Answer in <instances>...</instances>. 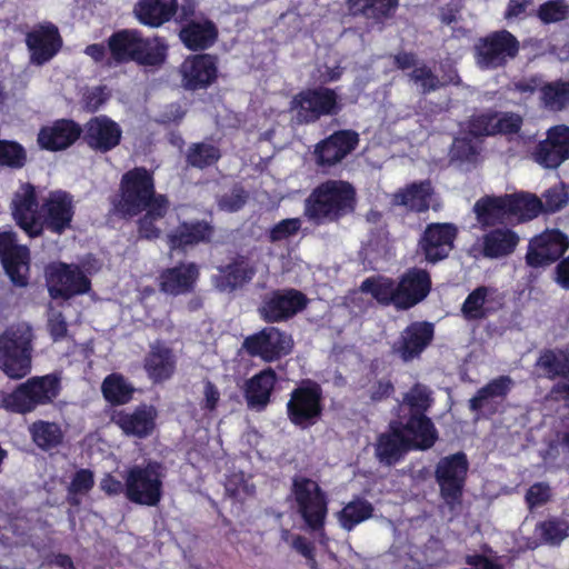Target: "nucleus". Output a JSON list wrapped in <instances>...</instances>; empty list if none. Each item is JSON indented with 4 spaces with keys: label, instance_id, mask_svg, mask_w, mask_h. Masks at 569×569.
Wrapping results in <instances>:
<instances>
[{
    "label": "nucleus",
    "instance_id": "nucleus-21",
    "mask_svg": "<svg viewBox=\"0 0 569 569\" xmlns=\"http://www.w3.org/2000/svg\"><path fill=\"white\" fill-rule=\"evenodd\" d=\"M26 46L30 61L34 66H43L51 61L63 46L58 27L52 22H42L26 34Z\"/></svg>",
    "mask_w": 569,
    "mask_h": 569
},
{
    "label": "nucleus",
    "instance_id": "nucleus-30",
    "mask_svg": "<svg viewBox=\"0 0 569 569\" xmlns=\"http://www.w3.org/2000/svg\"><path fill=\"white\" fill-rule=\"evenodd\" d=\"M503 306V295L496 287L479 286L465 299L461 313L466 320H481Z\"/></svg>",
    "mask_w": 569,
    "mask_h": 569
},
{
    "label": "nucleus",
    "instance_id": "nucleus-61",
    "mask_svg": "<svg viewBox=\"0 0 569 569\" xmlns=\"http://www.w3.org/2000/svg\"><path fill=\"white\" fill-rule=\"evenodd\" d=\"M496 118V136L519 134L523 126V118L517 112L498 111Z\"/></svg>",
    "mask_w": 569,
    "mask_h": 569
},
{
    "label": "nucleus",
    "instance_id": "nucleus-26",
    "mask_svg": "<svg viewBox=\"0 0 569 569\" xmlns=\"http://www.w3.org/2000/svg\"><path fill=\"white\" fill-rule=\"evenodd\" d=\"M214 226L208 220H183L167 233L166 242L170 251L187 252L200 243H210L214 236Z\"/></svg>",
    "mask_w": 569,
    "mask_h": 569
},
{
    "label": "nucleus",
    "instance_id": "nucleus-32",
    "mask_svg": "<svg viewBox=\"0 0 569 569\" xmlns=\"http://www.w3.org/2000/svg\"><path fill=\"white\" fill-rule=\"evenodd\" d=\"M178 36L188 50L201 52L216 43L219 32L211 19L200 14L197 21H189V23L180 26Z\"/></svg>",
    "mask_w": 569,
    "mask_h": 569
},
{
    "label": "nucleus",
    "instance_id": "nucleus-16",
    "mask_svg": "<svg viewBox=\"0 0 569 569\" xmlns=\"http://www.w3.org/2000/svg\"><path fill=\"white\" fill-rule=\"evenodd\" d=\"M0 261L13 286H28L30 251L28 247L17 243V234L13 231L0 232Z\"/></svg>",
    "mask_w": 569,
    "mask_h": 569
},
{
    "label": "nucleus",
    "instance_id": "nucleus-25",
    "mask_svg": "<svg viewBox=\"0 0 569 569\" xmlns=\"http://www.w3.org/2000/svg\"><path fill=\"white\" fill-rule=\"evenodd\" d=\"M38 197L33 184L22 183L14 192L10 209L17 226L30 238L41 236V227L38 224Z\"/></svg>",
    "mask_w": 569,
    "mask_h": 569
},
{
    "label": "nucleus",
    "instance_id": "nucleus-47",
    "mask_svg": "<svg viewBox=\"0 0 569 569\" xmlns=\"http://www.w3.org/2000/svg\"><path fill=\"white\" fill-rule=\"evenodd\" d=\"M363 293H369L382 306H393L398 310L396 281L388 277H369L360 284Z\"/></svg>",
    "mask_w": 569,
    "mask_h": 569
},
{
    "label": "nucleus",
    "instance_id": "nucleus-50",
    "mask_svg": "<svg viewBox=\"0 0 569 569\" xmlns=\"http://www.w3.org/2000/svg\"><path fill=\"white\" fill-rule=\"evenodd\" d=\"M508 210L510 217H516L520 221H529L542 213V199L530 193L508 194Z\"/></svg>",
    "mask_w": 569,
    "mask_h": 569
},
{
    "label": "nucleus",
    "instance_id": "nucleus-56",
    "mask_svg": "<svg viewBox=\"0 0 569 569\" xmlns=\"http://www.w3.org/2000/svg\"><path fill=\"white\" fill-rule=\"evenodd\" d=\"M408 406V415L427 416V411L432 405L431 393L428 388L421 383H416L403 397Z\"/></svg>",
    "mask_w": 569,
    "mask_h": 569
},
{
    "label": "nucleus",
    "instance_id": "nucleus-8",
    "mask_svg": "<svg viewBox=\"0 0 569 569\" xmlns=\"http://www.w3.org/2000/svg\"><path fill=\"white\" fill-rule=\"evenodd\" d=\"M164 468L158 461L134 465L127 470V499L139 506L156 507L163 497Z\"/></svg>",
    "mask_w": 569,
    "mask_h": 569
},
{
    "label": "nucleus",
    "instance_id": "nucleus-22",
    "mask_svg": "<svg viewBox=\"0 0 569 569\" xmlns=\"http://www.w3.org/2000/svg\"><path fill=\"white\" fill-rule=\"evenodd\" d=\"M218 63L216 54L197 53L187 57L179 68L182 87L191 91L207 89L218 79Z\"/></svg>",
    "mask_w": 569,
    "mask_h": 569
},
{
    "label": "nucleus",
    "instance_id": "nucleus-34",
    "mask_svg": "<svg viewBox=\"0 0 569 569\" xmlns=\"http://www.w3.org/2000/svg\"><path fill=\"white\" fill-rule=\"evenodd\" d=\"M143 369L154 383L171 379L177 370V358L173 350L160 342L151 345L143 359Z\"/></svg>",
    "mask_w": 569,
    "mask_h": 569
},
{
    "label": "nucleus",
    "instance_id": "nucleus-43",
    "mask_svg": "<svg viewBox=\"0 0 569 569\" xmlns=\"http://www.w3.org/2000/svg\"><path fill=\"white\" fill-rule=\"evenodd\" d=\"M168 49L164 38L143 37L140 31L133 62L143 67H161L168 58Z\"/></svg>",
    "mask_w": 569,
    "mask_h": 569
},
{
    "label": "nucleus",
    "instance_id": "nucleus-57",
    "mask_svg": "<svg viewBox=\"0 0 569 569\" xmlns=\"http://www.w3.org/2000/svg\"><path fill=\"white\" fill-rule=\"evenodd\" d=\"M537 18L543 24L565 21L569 18V3L566 0H548L538 7Z\"/></svg>",
    "mask_w": 569,
    "mask_h": 569
},
{
    "label": "nucleus",
    "instance_id": "nucleus-52",
    "mask_svg": "<svg viewBox=\"0 0 569 569\" xmlns=\"http://www.w3.org/2000/svg\"><path fill=\"white\" fill-rule=\"evenodd\" d=\"M221 156L217 146L207 142H194L188 148L186 162L189 167L203 170L214 166Z\"/></svg>",
    "mask_w": 569,
    "mask_h": 569
},
{
    "label": "nucleus",
    "instance_id": "nucleus-23",
    "mask_svg": "<svg viewBox=\"0 0 569 569\" xmlns=\"http://www.w3.org/2000/svg\"><path fill=\"white\" fill-rule=\"evenodd\" d=\"M157 410L151 405L141 403L133 410L113 409L110 421L117 426L124 436L146 439L156 429Z\"/></svg>",
    "mask_w": 569,
    "mask_h": 569
},
{
    "label": "nucleus",
    "instance_id": "nucleus-40",
    "mask_svg": "<svg viewBox=\"0 0 569 569\" xmlns=\"http://www.w3.org/2000/svg\"><path fill=\"white\" fill-rule=\"evenodd\" d=\"M345 3L352 17H361L376 24H385L399 8V0H345Z\"/></svg>",
    "mask_w": 569,
    "mask_h": 569
},
{
    "label": "nucleus",
    "instance_id": "nucleus-27",
    "mask_svg": "<svg viewBox=\"0 0 569 569\" xmlns=\"http://www.w3.org/2000/svg\"><path fill=\"white\" fill-rule=\"evenodd\" d=\"M435 327L428 321H415L408 325L400 338L392 345V352L402 361L409 362L419 358L432 342Z\"/></svg>",
    "mask_w": 569,
    "mask_h": 569
},
{
    "label": "nucleus",
    "instance_id": "nucleus-19",
    "mask_svg": "<svg viewBox=\"0 0 569 569\" xmlns=\"http://www.w3.org/2000/svg\"><path fill=\"white\" fill-rule=\"evenodd\" d=\"M532 160L545 169H557L569 159V126L556 124L546 132L531 152Z\"/></svg>",
    "mask_w": 569,
    "mask_h": 569
},
{
    "label": "nucleus",
    "instance_id": "nucleus-42",
    "mask_svg": "<svg viewBox=\"0 0 569 569\" xmlns=\"http://www.w3.org/2000/svg\"><path fill=\"white\" fill-rule=\"evenodd\" d=\"M473 211L482 229L496 228V226L503 223L507 218H510L508 194L482 197L475 203Z\"/></svg>",
    "mask_w": 569,
    "mask_h": 569
},
{
    "label": "nucleus",
    "instance_id": "nucleus-7",
    "mask_svg": "<svg viewBox=\"0 0 569 569\" xmlns=\"http://www.w3.org/2000/svg\"><path fill=\"white\" fill-rule=\"evenodd\" d=\"M286 405L288 420L298 429L307 430L317 425L323 415L321 386L311 379L302 380L289 395Z\"/></svg>",
    "mask_w": 569,
    "mask_h": 569
},
{
    "label": "nucleus",
    "instance_id": "nucleus-55",
    "mask_svg": "<svg viewBox=\"0 0 569 569\" xmlns=\"http://www.w3.org/2000/svg\"><path fill=\"white\" fill-rule=\"evenodd\" d=\"M497 116L495 109L472 114L468 120V133L473 138L495 137Z\"/></svg>",
    "mask_w": 569,
    "mask_h": 569
},
{
    "label": "nucleus",
    "instance_id": "nucleus-49",
    "mask_svg": "<svg viewBox=\"0 0 569 569\" xmlns=\"http://www.w3.org/2000/svg\"><path fill=\"white\" fill-rule=\"evenodd\" d=\"M375 508L371 502L361 497H356L345 505L338 513L340 526L351 531L359 523L370 519L373 516Z\"/></svg>",
    "mask_w": 569,
    "mask_h": 569
},
{
    "label": "nucleus",
    "instance_id": "nucleus-33",
    "mask_svg": "<svg viewBox=\"0 0 569 569\" xmlns=\"http://www.w3.org/2000/svg\"><path fill=\"white\" fill-rule=\"evenodd\" d=\"M400 428L409 441L410 450L426 451L431 449L438 441V430L428 416L407 415Z\"/></svg>",
    "mask_w": 569,
    "mask_h": 569
},
{
    "label": "nucleus",
    "instance_id": "nucleus-53",
    "mask_svg": "<svg viewBox=\"0 0 569 569\" xmlns=\"http://www.w3.org/2000/svg\"><path fill=\"white\" fill-rule=\"evenodd\" d=\"M543 104L552 110H562L569 106V80L547 82L540 88Z\"/></svg>",
    "mask_w": 569,
    "mask_h": 569
},
{
    "label": "nucleus",
    "instance_id": "nucleus-48",
    "mask_svg": "<svg viewBox=\"0 0 569 569\" xmlns=\"http://www.w3.org/2000/svg\"><path fill=\"white\" fill-rule=\"evenodd\" d=\"M256 267L250 258L238 254L231 262L220 269L227 287L236 289L252 280L256 274Z\"/></svg>",
    "mask_w": 569,
    "mask_h": 569
},
{
    "label": "nucleus",
    "instance_id": "nucleus-1",
    "mask_svg": "<svg viewBox=\"0 0 569 569\" xmlns=\"http://www.w3.org/2000/svg\"><path fill=\"white\" fill-rule=\"evenodd\" d=\"M154 172L143 166L127 170L120 178L118 191L109 197L110 213L129 220L140 216L158 197Z\"/></svg>",
    "mask_w": 569,
    "mask_h": 569
},
{
    "label": "nucleus",
    "instance_id": "nucleus-10",
    "mask_svg": "<svg viewBox=\"0 0 569 569\" xmlns=\"http://www.w3.org/2000/svg\"><path fill=\"white\" fill-rule=\"evenodd\" d=\"M520 44L508 30L493 31L478 40L475 46L477 63L485 69L505 67L519 53Z\"/></svg>",
    "mask_w": 569,
    "mask_h": 569
},
{
    "label": "nucleus",
    "instance_id": "nucleus-18",
    "mask_svg": "<svg viewBox=\"0 0 569 569\" xmlns=\"http://www.w3.org/2000/svg\"><path fill=\"white\" fill-rule=\"evenodd\" d=\"M290 337L276 327H264L260 331L244 338L242 349L253 358L273 362L288 355L291 350Z\"/></svg>",
    "mask_w": 569,
    "mask_h": 569
},
{
    "label": "nucleus",
    "instance_id": "nucleus-62",
    "mask_svg": "<svg viewBox=\"0 0 569 569\" xmlns=\"http://www.w3.org/2000/svg\"><path fill=\"white\" fill-rule=\"evenodd\" d=\"M248 197V192L240 184H236L229 192L221 196L218 206L221 210L237 212L244 207Z\"/></svg>",
    "mask_w": 569,
    "mask_h": 569
},
{
    "label": "nucleus",
    "instance_id": "nucleus-45",
    "mask_svg": "<svg viewBox=\"0 0 569 569\" xmlns=\"http://www.w3.org/2000/svg\"><path fill=\"white\" fill-rule=\"evenodd\" d=\"M533 535L536 540L529 548L542 545L558 547L569 536V522L559 517H549L536 523Z\"/></svg>",
    "mask_w": 569,
    "mask_h": 569
},
{
    "label": "nucleus",
    "instance_id": "nucleus-37",
    "mask_svg": "<svg viewBox=\"0 0 569 569\" xmlns=\"http://www.w3.org/2000/svg\"><path fill=\"white\" fill-rule=\"evenodd\" d=\"M139 34L138 29H121L111 33L107 39L109 57L106 66L117 67L133 62Z\"/></svg>",
    "mask_w": 569,
    "mask_h": 569
},
{
    "label": "nucleus",
    "instance_id": "nucleus-6",
    "mask_svg": "<svg viewBox=\"0 0 569 569\" xmlns=\"http://www.w3.org/2000/svg\"><path fill=\"white\" fill-rule=\"evenodd\" d=\"M341 109L336 89L326 86L302 89L290 101L298 124L316 123L322 117L339 114Z\"/></svg>",
    "mask_w": 569,
    "mask_h": 569
},
{
    "label": "nucleus",
    "instance_id": "nucleus-39",
    "mask_svg": "<svg viewBox=\"0 0 569 569\" xmlns=\"http://www.w3.org/2000/svg\"><path fill=\"white\" fill-rule=\"evenodd\" d=\"M433 187L429 179L415 181L399 189L392 198V203L401 206L411 212L423 213L430 208Z\"/></svg>",
    "mask_w": 569,
    "mask_h": 569
},
{
    "label": "nucleus",
    "instance_id": "nucleus-44",
    "mask_svg": "<svg viewBox=\"0 0 569 569\" xmlns=\"http://www.w3.org/2000/svg\"><path fill=\"white\" fill-rule=\"evenodd\" d=\"M536 367L541 371V376L549 380L569 379V350L543 349L536 361Z\"/></svg>",
    "mask_w": 569,
    "mask_h": 569
},
{
    "label": "nucleus",
    "instance_id": "nucleus-36",
    "mask_svg": "<svg viewBox=\"0 0 569 569\" xmlns=\"http://www.w3.org/2000/svg\"><path fill=\"white\" fill-rule=\"evenodd\" d=\"M520 242L519 234L508 227H496L481 238V254L488 259H501L512 254Z\"/></svg>",
    "mask_w": 569,
    "mask_h": 569
},
{
    "label": "nucleus",
    "instance_id": "nucleus-58",
    "mask_svg": "<svg viewBox=\"0 0 569 569\" xmlns=\"http://www.w3.org/2000/svg\"><path fill=\"white\" fill-rule=\"evenodd\" d=\"M543 213H556L562 210L569 202V191L563 182L548 188L542 194Z\"/></svg>",
    "mask_w": 569,
    "mask_h": 569
},
{
    "label": "nucleus",
    "instance_id": "nucleus-31",
    "mask_svg": "<svg viewBox=\"0 0 569 569\" xmlns=\"http://www.w3.org/2000/svg\"><path fill=\"white\" fill-rule=\"evenodd\" d=\"M406 440V435L398 421H392L386 432L378 436L375 446V455L380 463L395 466L411 451Z\"/></svg>",
    "mask_w": 569,
    "mask_h": 569
},
{
    "label": "nucleus",
    "instance_id": "nucleus-29",
    "mask_svg": "<svg viewBox=\"0 0 569 569\" xmlns=\"http://www.w3.org/2000/svg\"><path fill=\"white\" fill-rule=\"evenodd\" d=\"M199 277L200 270L196 262H179L160 272L158 287L167 296H184L194 291Z\"/></svg>",
    "mask_w": 569,
    "mask_h": 569
},
{
    "label": "nucleus",
    "instance_id": "nucleus-63",
    "mask_svg": "<svg viewBox=\"0 0 569 569\" xmlns=\"http://www.w3.org/2000/svg\"><path fill=\"white\" fill-rule=\"evenodd\" d=\"M513 387V380L510 376H499L490 380L487 385L480 388L486 399L506 398Z\"/></svg>",
    "mask_w": 569,
    "mask_h": 569
},
{
    "label": "nucleus",
    "instance_id": "nucleus-13",
    "mask_svg": "<svg viewBox=\"0 0 569 569\" xmlns=\"http://www.w3.org/2000/svg\"><path fill=\"white\" fill-rule=\"evenodd\" d=\"M459 229L451 222L428 223L418 240V252L428 263L436 264L447 259L455 249Z\"/></svg>",
    "mask_w": 569,
    "mask_h": 569
},
{
    "label": "nucleus",
    "instance_id": "nucleus-12",
    "mask_svg": "<svg viewBox=\"0 0 569 569\" xmlns=\"http://www.w3.org/2000/svg\"><path fill=\"white\" fill-rule=\"evenodd\" d=\"M48 291L52 299L69 300L91 290V280L74 263L59 262L52 266L47 276Z\"/></svg>",
    "mask_w": 569,
    "mask_h": 569
},
{
    "label": "nucleus",
    "instance_id": "nucleus-11",
    "mask_svg": "<svg viewBox=\"0 0 569 569\" xmlns=\"http://www.w3.org/2000/svg\"><path fill=\"white\" fill-rule=\"evenodd\" d=\"M308 302L309 299L300 290L276 289L262 298L258 312L267 323L284 322L306 309Z\"/></svg>",
    "mask_w": 569,
    "mask_h": 569
},
{
    "label": "nucleus",
    "instance_id": "nucleus-9",
    "mask_svg": "<svg viewBox=\"0 0 569 569\" xmlns=\"http://www.w3.org/2000/svg\"><path fill=\"white\" fill-rule=\"evenodd\" d=\"M468 470L469 462L462 451L442 457L436 466L435 479L440 497L450 509L462 501Z\"/></svg>",
    "mask_w": 569,
    "mask_h": 569
},
{
    "label": "nucleus",
    "instance_id": "nucleus-28",
    "mask_svg": "<svg viewBox=\"0 0 569 569\" xmlns=\"http://www.w3.org/2000/svg\"><path fill=\"white\" fill-rule=\"evenodd\" d=\"M82 133V127L72 119H57L52 123L42 126L37 134L40 149L57 152L73 146Z\"/></svg>",
    "mask_w": 569,
    "mask_h": 569
},
{
    "label": "nucleus",
    "instance_id": "nucleus-59",
    "mask_svg": "<svg viewBox=\"0 0 569 569\" xmlns=\"http://www.w3.org/2000/svg\"><path fill=\"white\" fill-rule=\"evenodd\" d=\"M409 78L415 83L420 84L422 94H429L430 92L437 91L446 86V83L441 82L439 77L427 64L416 67L409 73Z\"/></svg>",
    "mask_w": 569,
    "mask_h": 569
},
{
    "label": "nucleus",
    "instance_id": "nucleus-51",
    "mask_svg": "<svg viewBox=\"0 0 569 569\" xmlns=\"http://www.w3.org/2000/svg\"><path fill=\"white\" fill-rule=\"evenodd\" d=\"M32 441L42 450H50L63 441V431L59 423L37 420L29 428Z\"/></svg>",
    "mask_w": 569,
    "mask_h": 569
},
{
    "label": "nucleus",
    "instance_id": "nucleus-17",
    "mask_svg": "<svg viewBox=\"0 0 569 569\" xmlns=\"http://www.w3.org/2000/svg\"><path fill=\"white\" fill-rule=\"evenodd\" d=\"M359 134L351 129H340L316 143L312 158L318 168L330 169L340 163L359 146Z\"/></svg>",
    "mask_w": 569,
    "mask_h": 569
},
{
    "label": "nucleus",
    "instance_id": "nucleus-24",
    "mask_svg": "<svg viewBox=\"0 0 569 569\" xmlns=\"http://www.w3.org/2000/svg\"><path fill=\"white\" fill-rule=\"evenodd\" d=\"M81 139L91 150L107 153L120 144L122 129L106 114L94 116L84 123Z\"/></svg>",
    "mask_w": 569,
    "mask_h": 569
},
{
    "label": "nucleus",
    "instance_id": "nucleus-41",
    "mask_svg": "<svg viewBox=\"0 0 569 569\" xmlns=\"http://www.w3.org/2000/svg\"><path fill=\"white\" fill-rule=\"evenodd\" d=\"M170 208V201L167 194L158 197L156 203L150 204L143 210V214L137 220V233L141 240L153 241L161 237L162 230L159 221L162 220Z\"/></svg>",
    "mask_w": 569,
    "mask_h": 569
},
{
    "label": "nucleus",
    "instance_id": "nucleus-5",
    "mask_svg": "<svg viewBox=\"0 0 569 569\" xmlns=\"http://www.w3.org/2000/svg\"><path fill=\"white\" fill-rule=\"evenodd\" d=\"M291 493L306 529L311 532L322 531L328 516V498L319 483L308 477L295 476Z\"/></svg>",
    "mask_w": 569,
    "mask_h": 569
},
{
    "label": "nucleus",
    "instance_id": "nucleus-4",
    "mask_svg": "<svg viewBox=\"0 0 569 569\" xmlns=\"http://www.w3.org/2000/svg\"><path fill=\"white\" fill-rule=\"evenodd\" d=\"M32 332L29 327L11 326L0 335V370L19 380L31 371Z\"/></svg>",
    "mask_w": 569,
    "mask_h": 569
},
{
    "label": "nucleus",
    "instance_id": "nucleus-54",
    "mask_svg": "<svg viewBox=\"0 0 569 569\" xmlns=\"http://www.w3.org/2000/svg\"><path fill=\"white\" fill-rule=\"evenodd\" d=\"M28 162L26 148L16 140L0 139V167L20 170Z\"/></svg>",
    "mask_w": 569,
    "mask_h": 569
},
{
    "label": "nucleus",
    "instance_id": "nucleus-64",
    "mask_svg": "<svg viewBox=\"0 0 569 569\" xmlns=\"http://www.w3.org/2000/svg\"><path fill=\"white\" fill-rule=\"evenodd\" d=\"M301 228L299 218H288L276 223L268 233L270 242H279L295 236Z\"/></svg>",
    "mask_w": 569,
    "mask_h": 569
},
{
    "label": "nucleus",
    "instance_id": "nucleus-46",
    "mask_svg": "<svg viewBox=\"0 0 569 569\" xmlns=\"http://www.w3.org/2000/svg\"><path fill=\"white\" fill-rule=\"evenodd\" d=\"M134 391L132 383L118 372L108 375L101 383L104 400L114 407L129 403L133 399Z\"/></svg>",
    "mask_w": 569,
    "mask_h": 569
},
{
    "label": "nucleus",
    "instance_id": "nucleus-14",
    "mask_svg": "<svg viewBox=\"0 0 569 569\" xmlns=\"http://www.w3.org/2000/svg\"><path fill=\"white\" fill-rule=\"evenodd\" d=\"M74 217L73 197L63 190L50 192L39 209L38 224L41 236L44 230L54 234H62L71 228Z\"/></svg>",
    "mask_w": 569,
    "mask_h": 569
},
{
    "label": "nucleus",
    "instance_id": "nucleus-38",
    "mask_svg": "<svg viewBox=\"0 0 569 569\" xmlns=\"http://www.w3.org/2000/svg\"><path fill=\"white\" fill-rule=\"evenodd\" d=\"M177 13V0H138L133 7L136 19L149 28H159Z\"/></svg>",
    "mask_w": 569,
    "mask_h": 569
},
{
    "label": "nucleus",
    "instance_id": "nucleus-35",
    "mask_svg": "<svg viewBox=\"0 0 569 569\" xmlns=\"http://www.w3.org/2000/svg\"><path fill=\"white\" fill-rule=\"evenodd\" d=\"M278 377L276 371L268 367L252 376L244 385V399L248 408L262 411L271 401Z\"/></svg>",
    "mask_w": 569,
    "mask_h": 569
},
{
    "label": "nucleus",
    "instance_id": "nucleus-15",
    "mask_svg": "<svg viewBox=\"0 0 569 569\" xmlns=\"http://www.w3.org/2000/svg\"><path fill=\"white\" fill-rule=\"evenodd\" d=\"M569 248V238L559 229H547L529 240L526 263L543 268L558 261Z\"/></svg>",
    "mask_w": 569,
    "mask_h": 569
},
{
    "label": "nucleus",
    "instance_id": "nucleus-2",
    "mask_svg": "<svg viewBox=\"0 0 569 569\" xmlns=\"http://www.w3.org/2000/svg\"><path fill=\"white\" fill-rule=\"evenodd\" d=\"M357 204L355 187L345 180L319 183L305 201L306 217L317 224L337 222L352 213Z\"/></svg>",
    "mask_w": 569,
    "mask_h": 569
},
{
    "label": "nucleus",
    "instance_id": "nucleus-60",
    "mask_svg": "<svg viewBox=\"0 0 569 569\" xmlns=\"http://www.w3.org/2000/svg\"><path fill=\"white\" fill-rule=\"evenodd\" d=\"M224 491L227 497L240 501L254 493V486L248 483L242 472L231 473L226 479Z\"/></svg>",
    "mask_w": 569,
    "mask_h": 569
},
{
    "label": "nucleus",
    "instance_id": "nucleus-20",
    "mask_svg": "<svg viewBox=\"0 0 569 569\" xmlns=\"http://www.w3.org/2000/svg\"><path fill=\"white\" fill-rule=\"evenodd\" d=\"M398 310L407 311L423 302L432 290L431 274L427 269L410 267L398 277Z\"/></svg>",
    "mask_w": 569,
    "mask_h": 569
},
{
    "label": "nucleus",
    "instance_id": "nucleus-3",
    "mask_svg": "<svg viewBox=\"0 0 569 569\" xmlns=\"http://www.w3.org/2000/svg\"><path fill=\"white\" fill-rule=\"evenodd\" d=\"M60 391L61 378L58 373L34 376L11 392H1L0 408L11 413L27 415L39 406L52 403Z\"/></svg>",
    "mask_w": 569,
    "mask_h": 569
}]
</instances>
